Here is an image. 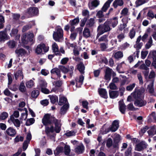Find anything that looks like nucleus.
<instances>
[{"label": "nucleus", "mask_w": 156, "mask_h": 156, "mask_svg": "<svg viewBox=\"0 0 156 156\" xmlns=\"http://www.w3.org/2000/svg\"><path fill=\"white\" fill-rule=\"evenodd\" d=\"M144 92V89L143 88L140 90L135 89L134 91L131 94V95L135 99L134 105L139 107H143L146 105V102L144 100L143 93Z\"/></svg>", "instance_id": "nucleus-1"}, {"label": "nucleus", "mask_w": 156, "mask_h": 156, "mask_svg": "<svg viewBox=\"0 0 156 156\" xmlns=\"http://www.w3.org/2000/svg\"><path fill=\"white\" fill-rule=\"evenodd\" d=\"M42 122L44 125L47 126L54 123L55 125V130L58 133L61 130V124L56 119L49 114H45L42 119Z\"/></svg>", "instance_id": "nucleus-2"}, {"label": "nucleus", "mask_w": 156, "mask_h": 156, "mask_svg": "<svg viewBox=\"0 0 156 156\" xmlns=\"http://www.w3.org/2000/svg\"><path fill=\"white\" fill-rule=\"evenodd\" d=\"M110 21L107 20L103 25H100L98 27L97 31L98 33L97 38L99 37L101 35L104 33L109 31L111 28L109 26Z\"/></svg>", "instance_id": "nucleus-3"}, {"label": "nucleus", "mask_w": 156, "mask_h": 156, "mask_svg": "<svg viewBox=\"0 0 156 156\" xmlns=\"http://www.w3.org/2000/svg\"><path fill=\"white\" fill-rule=\"evenodd\" d=\"M34 37L33 33L29 32L27 33V36L26 34H24L21 36L22 43L24 44H31L33 43Z\"/></svg>", "instance_id": "nucleus-4"}, {"label": "nucleus", "mask_w": 156, "mask_h": 156, "mask_svg": "<svg viewBox=\"0 0 156 156\" xmlns=\"http://www.w3.org/2000/svg\"><path fill=\"white\" fill-rule=\"evenodd\" d=\"M53 38L56 41L59 42L60 40L63 39V31L60 27H58L55 31L54 32L53 34Z\"/></svg>", "instance_id": "nucleus-5"}, {"label": "nucleus", "mask_w": 156, "mask_h": 156, "mask_svg": "<svg viewBox=\"0 0 156 156\" xmlns=\"http://www.w3.org/2000/svg\"><path fill=\"white\" fill-rule=\"evenodd\" d=\"M49 47L46 46L44 44H38L35 49V52L37 54H42L43 49L45 52H47L49 50Z\"/></svg>", "instance_id": "nucleus-6"}, {"label": "nucleus", "mask_w": 156, "mask_h": 156, "mask_svg": "<svg viewBox=\"0 0 156 156\" xmlns=\"http://www.w3.org/2000/svg\"><path fill=\"white\" fill-rule=\"evenodd\" d=\"M51 73V78L53 79H59L61 76V71L59 68H55L52 69Z\"/></svg>", "instance_id": "nucleus-7"}, {"label": "nucleus", "mask_w": 156, "mask_h": 156, "mask_svg": "<svg viewBox=\"0 0 156 156\" xmlns=\"http://www.w3.org/2000/svg\"><path fill=\"white\" fill-rule=\"evenodd\" d=\"M38 10L36 7H31L27 9L26 13L29 15V17L36 16L38 13Z\"/></svg>", "instance_id": "nucleus-8"}, {"label": "nucleus", "mask_w": 156, "mask_h": 156, "mask_svg": "<svg viewBox=\"0 0 156 156\" xmlns=\"http://www.w3.org/2000/svg\"><path fill=\"white\" fill-rule=\"evenodd\" d=\"M147 144L145 142L142 141L136 145L135 150L140 151L145 148L147 147Z\"/></svg>", "instance_id": "nucleus-9"}, {"label": "nucleus", "mask_w": 156, "mask_h": 156, "mask_svg": "<svg viewBox=\"0 0 156 156\" xmlns=\"http://www.w3.org/2000/svg\"><path fill=\"white\" fill-rule=\"evenodd\" d=\"M119 123L118 121L115 120L114 121L111 126L109 127L110 131L112 132H115L118 129L119 127Z\"/></svg>", "instance_id": "nucleus-10"}, {"label": "nucleus", "mask_w": 156, "mask_h": 156, "mask_svg": "<svg viewBox=\"0 0 156 156\" xmlns=\"http://www.w3.org/2000/svg\"><path fill=\"white\" fill-rule=\"evenodd\" d=\"M6 133L8 135L11 136H14L16 134V132L15 129L13 128L9 127L6 129Z\"/></svg>", "instance_id": "nucleus-11"}, {"label": "nucleus", "mask_w": 156, "mask_h": 156, "mask_svg": "<svg viewBox=\"0 0 156 156\" xmlns=\"http://www.w3.org/2000/svg\"><path fill=\"white\" fill-rule=\"evenodd\" d=\"M15 78L16 80H21L23 78V75L21 70H19L14 74Z\"/></svg>", "instance_id": "nucleus-12"}, {"label": "nucleus", "mask_w": 156, "mask_h": 156, "mask_svg": "<svg viewBox=\"0 0 156 156\" xmlns=\"http://www.w3.org/2000/svg\"><path fill=\"white\" fill-rule=\"evenodd\" d=\"M112 69L109 68H107L105 73V80H109L111 79Z\"/></svg>", "instance_id": "nucleus-13"}, {"label": "nucleus", "mask_w": 156, "mask_h": 156, "mask_svg": "<svg viewBox=\"0 0 156 156\" xmlns=\"http://www.w3.org/2000/svg\"><path fill=\"white\" fill-rule=\"evenodd\" d=\"M64 146V144L61 142L60 144V146H59L57 147L54 151L55 154H58L62 152L63 150V147Z\"/></svg>", "instance_id": "nucleus-14"}, {"label": "nucleus", "mask_w": 156, "mask_h": 156, "mask_svg": "<svg viewBox=\"0 0 156 156\" xmlns=\"http://www.w3.org/2000/svg\"><path fill=\"white\" fill-rule=\"evenodd\" d=\"M113 1V0H107L102 8L101 10L103 12H106L110 6V4Z\"/></svg>", "instance_id": "nucleus-15"}, {"label": "nucleus", "mask_w": 156, "mask_h": 156, "mask_svg": "<svg viewBox=\"0 0 156 156\" xmlns=\"http://www.w3.org/2000/svg\"><path fill=\"white\" fill-rule=\"evenodd\" d=\"M66 104H68L67 98L63 96H60L58 104L59 105H64Z\"/></svg>", "instance_id": "nucleus-16"}, {"label": "nucleus", "mask_w": 156, "mask_h": 156, "mask_svg": "<svg viewBox=\"0 0 156 156\" xmlns=\"http://www.w3.org/2000/svg\"><path fill=\"white\" fill-rule=\"evenodd\" d=\"M84 149V147L83 144H80L76 146L75 148V151L78 154H80L83 153Z\"/></svg>", "instance_id": "nucleus-17"}, {"label": "nucleus", "mask_w": 156, "mask_h": 156, "mask_svg": "<svg viewBox=\"0 0 156 156\" xmlns=\"http://www.w3.org/2000/svg\"><path fill=\"white\" fill-rule=\"evenodd\" d=\"M99 4V2L98 0H94L92 1L91 4H89V6L90 9H92L94 7H97Z\"/></svg>", "instance_id": "nucleus-18"}, {"label": "nucleus", "mask_w": 156, "mask_h": 156, "mask_svg": "<svg viewBox=\"0 0 156 156\" xmlns=\"http://www.w3.org/2000/svg\"><path fill=\"white\" fill-rule=\"evenodd\" d=\"M76 66L78 69L81 73H84L85 66L82 62H80Z\"/></svg>", "instance_id": "nucleus-19"}, {"label": "nucleus", "mask_w": 156, "mask_h": 156, "mask_svg": "<svg viewBox=\"0 0 156 156\" xmlns=\"http://www.w3.org/2000/svg\"><path fill=\"white\" fill-rule=\"evenodd\" d=\"M110 21V24H111L113 28L115 27L118 24V19L117 17H115L110 20H108Z\"/></svg>", "instance_id": "nucleus-20"}, {"label": "nucleus", "mask_w": 156, "mask_h": 156, "mask_svg": "<svg viewBox=\"0 0 156 156\" xmlns=\"http://www.w3.org/2000/svg\"><path fill=\"white\" fill-rule=\"evenodd\" d=\"M99 94L102 98H106L108 97L107 92L105 89H101L98 90Z\"/></svg>", "instance_id": "nucleus-21"}, {"label": "nucleus", "mask_w": 156, "mask_h": 156, "mask_svg": "<svg viewBox=\"0 0 156 156\" xmlns=\"http://www.w3.org/2000/svg\"><path fill=\"white\" fill-rule=\"evenodd\" d=\"M35 79L33 78L32 79L27 81L26 83V86L28 88H31L34 87V80Z\"/></svg>", "instance_id": "nucleus-22"}, {"label": "nucleus", "mask_w": 156, "mask_h": 156, "mask_svg": "<svg viewBox=\"0 0 156 156\" xmlns=\"http://www.w3.org/2000/svg\"><path fill=\"white\" fill-rule=\"evenodd\" d=\"M10 120L16 127H19L20 126V120L17 119H14L12 116H11Z\"/></svg>", "instance_id": "nucleus-23"}, {"label": "nucleus", "mask_w": 156, "mask_h": 156, "mask_svg": "<svg viewBox=\"0 0 156 156\" xmlns=\"http://www.w3.org/2000/svg\"><path fill=\"white\" fill-rule=\"evenodd\" d=\"M16 53L19 56H22L26 54L25 50L23 48L17 49L15 51Z\"/></svg>", "instance_id": "nucleus-24"}, {"label": "nucleus", "mask_w": 156, "mask_h": 156, "mask_svg": "<svg viewBox=\"0 0 156 156\" xmlns=\"http://www.w3.org/2000/svg\"><path fill=\"white\" fill-rule=\"evenodd\" d=\"M148 57L150 58H152L153 60H156V51L153 50L151 51L148 55Z\"/></svg>", "instance_id": "nucleus-25"}, {"label": "nucleus", "mask_w": 156, "mask_h": 156, "mask_svg": "<svg viewBox=\"0 0 156 156\" xmlns=\"http://www.w3.org/2000/svg\"><path fill=\"white\" fill-rule=\"evenodd\" d=\"M110 97L112 98H117L119 95V92L116 91H109Z\"/></svg>", "instance_id": "nucleus-26"}, {"label": "nucleus", "mask_w": 156, "mask_h": 156, "mask_svg": "<svg viewBox=\"0 0 156 156\" xmlns=\"http://www.w3.org/2000/svg\"><path fill=\"white\" fill-rule=\"evenodd\" d=\"M52 49L53 51L54 52L56 55L59 54L58 47L57 44L55 42L52 45Z\"/></svg>", "instance_id": "nucleus-27"}, {"label": "nucleus", "mask_w": 156, "mask_h": 156, "mask_svg": "<svg viewBox=\"0 0 156 156\" xmlns=\"http://www.w3.org/2000/svg\"><path fill=\"white\" fill-rule=\"evenodd\" d=\"M69 108V104H65L63 105L61 108L60 112L61 114H65Z\"/></svg>", "instance_id": "nucleus-28"}, {"label": "nucleus", "mask_w": 156, "mask_h": 156, "mask_svg": "<svg viewBox=\"0 0 156 156\" xmlns=\"http://www.w3.org/2000/svg\"><path fill=\"white\" fill-rule=\"evenodd\" d=\"M123 4L122 0H115L113 3V6L116 8L118 6H121Z\"/></svg>", "instance_id": "nucleus-29"}, {"label": "nucleus", "mask_w": 156, "mask_h": 156, "mask_svg": "<svg viewBox=\"0 0 156 156\" xmlns=\"http://www.w3.org/2000/svg\"><path fill=\"white\" fill-rule=\"evenodd\" d=\"M84 79V77L83 75H81L79 77L76 79V85L79 83L80 85H82L83 84V82Z\"/></svg>", "instance_id": "nucleus-30"}, {"label": "nucleus", "mask_w": 156, "mask_h": 156, "mask_svg": "<svg viewBox=\"0 0 156 156\" xmlns=\"http://www.w3.org/2000/svg\"><path fill=\"white\" fill-rule=\"evenodd\" d=\"M48 97L49 98L51 102L53 104H55L57 102L58 100V97L56 95H49Z\"/></svg>", "instance_id": "nucleus-31"}, {"label": "nucleus", "mask_w": 156, "mask_h": 156, "mask_svg": "<svg viewBox=\"0 0 156 156\" xmlns=\"http://www.w3.org/2000/svg\"><path fill=\"white\" fill-rule=\"evenodd\" d=\"M123 53L121 51H118L115 53L114 55V57L116 59L121 58L123 57Z\"/></svg>", "instance_id": "nucleus-32"}, {"label": "nucleus", "mask_w": 156, "mask_h": 156, "mask_svg": "<svg viewBox=\"0 0 156 156\" xmlns=\"http://www.w3.org/2000/svg\"><path fill=\"white\" fill-rule=\"evenodd\" d=\"M153 45V40L151 37H149L148 41L145 45V48L147 49H149Z\"/></svg>", "instance_id": "nucleus-33"}, {"label": "nucleus", "mask_w": 156, "mask_h": 156, "mask_svg": "<svg viewBox=\"0 0 156 156\" xmlns=\"http://www.w3.org/2000/svg\"><path fill=\"white\" fill-rule=\"evenodd\" d=\"M119 109L122 113L124 114L125 113L126 110V106L122 102H119Z\"/></svg>", "instance_id": "nucleus-34"}, {"label": "nucleus", "mask_w": 156, "mask_h": 156, "mask_svg": "<svg viewBox=\"0 0 156 156\" xmlns=\"http://www.w3.org/2000/svg\"><path fill=\"white\" fill-rule=\"evenodd\" d=\"M94 19L93 18H91L87 21L86 23V25L88 27H92L94 26Z\"/></svg>", "instance_id": "nucleus-35"}, {"label": "nucleus", "mask_w": 156, "mask_h": 156, "mask_svg": "<svg viewBox=\"0 0 156 156\" xmlns=\"http://www.w3.org/2000/svg\"><path fill=\"white\" fill-rule=\"evenodd\" d=\"M90 34L89 29L87 28H85L83 33V36L85 37H88L90 36Z\"/></svg>", "instance_id": "nucleus-36"}, {"label": "nucleus", "mask_w": 156, "mask_h": 156, "mask_svg": "<svg viewBox=\"0 0 156 156\" xmlns=\"http://www.w3.org/2000/svg\"><path fill=\"white\" fill-rule=\"evenodd\" d=\"M147 89L150 93L153 94L154 93V90L153 87V82H152L148 86Z\"/></svg>", "instance_id": "nucleus-37"}, {"label": "nucleus", "mask_w": 156, "mask_h": 156, "mask_svg": "<svg viewBox=\"0 0 156 156\" xmlns=\"http://www.w3.org/2000/svg\"><path fill=\"white\" fill-rule=\"evenodd\" d=\"M58 67L60 70L64 73H67L69 71V69L64 66L59 65Z\"/></svg>", "instance_id": "nucleus-38"}, {"label": "nucleus", "mask_w": 156, "mask_h": 156, "mask_svg": "<svg viewBox=\"0 0 156 156\" xmlns=\"http://www.w3.org/2000/svg\"><path fill=\"white\" fill-rule=\"evenodd\" d=\"M114 136L113 140L114 142L115 143H118L120 140V136L119 135L115 133L114 135Z\"/></svg>", "instance_id": "nucleus-39"}, {"label": "nucleus", "mask_w": 156, "mask_h": 156, "mask_svg": "<svg viewBox=\"0 0 156 156\" xmlns=\"http://www.w3.org/2000/svg\"><path fill=\"white\" fill-rule=\"evenodd\" d=\"M19 90L20 91L22 92H24L26 91V88L23 82L21 83L19 87Z\"/></svg>", "instance_id": "nucleus-40"}, {"label": "nucleus", "mask_w": 156, "mask_h": 156, "mask_svg": "<svg viewBox=\"0 0 156 156\" xmlns=\"http://www.w3.org/2000/svg\"><path fill=\"white\" fill-rule=\"evenodd\" d=\"M76 133V132L74 130L68 131L65 134V135L67 136L70 137L75 136Z\"/></svg>", "instance_id": "nucleus-41"}, {"label": "nucleus", "mask_w": 156, "mask_h": 156, "mask_svg": "<svg viewBox=\"0 0 156 156\" xmlns=\"http://www.w3.org/2000/svg\"><path fill=\"white\" fill-rule=\"evenodd\" d=\"M9 47L10 48H13L16 45V42L14 41H10L7 43Z\"/></svg>", "instance_id": "nucleus-42"}, {"label": "nucleus", "mask_w": 156, "mask_h": 156, "mask_svg": "<svg viewBox=\"0 0 156 156\" xmlns=\"http://www.w3.org/2000/svg\"><path fill=\"white\" fill-rule=\"evenodd\" d=\"M6 34L5 32H0V41H4L6 39Z\"/></svg>", "instance_id": "nucleus-43"}, {"label": "nucleus", "mask_w": 156, "mask_h": 156, "mask_svg": "<svg viewBox=\"0 0 156 156\" xmlns=\"http://www.w3.org/2000/svg\"><path fill=\"white\" fill-rule=\"evenodd\" d=\"M25 113H22L20 117L21 119L22 120H25L27 117V111L26 108H24Z\"/></svg>", "instance_id": "nucleus-44"}, {"label": "nucleus", "mask_w": 156, "mask_h": 156, "mask_svg": "<svg viewBox=\"0 0 156 156\" xmlns=\"http://www.w3.org/2000/svg\"><path fill=\"white\" fill-rule=\"evenodd\" d=\"M155 129L154 127H152L147 132L149 136H152L156 134Z\"/></svg>", "instance_id": "nucleus-45"}, {"label": "nucleus", "mask_w": 156, "mask_h": 156, "mask_svg": "<svg viewBox=\"0 0 156 156\" xmlns=\"http://www.w3.org/2000/svg\"><path fill=\"white\" fill-rule=\"evenodd\" d=\"M39 85L41 89L42 88L46 87L47 86V83L46 81L44 80H41L40 81Z\"/></svg>", "instance_id": "nucleus-46"}, {"label": "nucleus", "mask_w": 156, "mask_h": 156, "mask_svg": "<svg viewBox=\"0 0 156 156\" xmlns=\"http://www.w3.org/2000/svg\"><path fill=\"white\" fill-rule=\"evenodd\" d=\"M39 94V91L38 90H34L31 92V97L34 98H37Z\"/></svg>", "instance_id": "nucleus-47"}, {"label": "nucleus", "mask_w": 156, "mask_h": 156, "mask_svg": "<svg viewBox=\"0 0 156 156\" xmlns=\"http://www.w3.org/2000/svg\"><path fill=\"white\" fill-rule=\"evenodd\" d=\"M55 129H54L53 126H51V127H46L45 129V132L47 134L50 132L53 133L55 130Z\"/></svg>", "instance_id": "nucleus-48"}, {"label": "nucleus", "mask_w": 156, "mask_h": 156, "mask_svg": "<svg viewBox=\"0 0 156 156\" xmlns=\"http://www.w3.org/2000/svg\"><path fill=\"white\" fill-rule=\"evenodd\" d=\"M135 30L133 28H132V29L130 30V31L129 33V37L131 38L132 39L133 38L135 35Z\"/></svg>", "instance_id": "nucleus-49"}, {"label": "nucleus", "mask_w": 156, "mask_h": 156, "mask_svg": "<svg viewBox=\"0 0 156 156\" xmlns=\"http://www.w3.org/2000/svg\"><path fill=\"white\" fill-rule=\"evenodd\" d=\"M79 22V18H76L74 19L73 20L70 21V23L71 26H74L78 24Z\"/></svg>", "instance_id": "nucleus-50"}, {"label": "nucleus", "mask_w": 156, "mask_h": 156, "mask_svg": "<svg viewBox=\"0 0 156 156\" xmlns=\"http://www.w3.org/2000/svg\"><path fill=\"white\" fill-rule=\"evenodd\" d=\"M34 119L33 118H30L28 119L26 123V125L29 126L30 125L34 123Z\"/></svg>", "instance_id": "nucleus-51"}, {"label": "nucleus", "mask_w": 156, "mask_h": 156, "mask_svg": "<svg viewBox=\"0 0 156 156\" xmlns=\"http://www.w3.org/2000/svg\"><path fill=\"white\" fill-rule=\"evenodd\" d=\"M136 85L135 83H133L132 84H130L127 86L126 87V89L127 90L131 91L133 88L135 87Z\"/></svg>", "instance_id": "nucleus-52"}, {"label": "nucleus", "mask_w": 156, "mask_h": 156, "mask_svg": "<svg viewBox=\"0 0 156 156\" xmlns=\"http://www.w3.org/2000/svg\"><path fill=\"white\" fill-rule=\"evenodd\" d=\"M112 144V140L111 138H108L106 140V145L108 147H110Z\"/></svg>", "instance_id": "nucleus-53"}, {"label": "nucleus", "mask_w": 156, "mask_h": 156, "mask_svg": "<svg viewBox=\"0 0 156 156\" xmlns=\"http://www.w3.org/2000/svg\"><path fill=\"white\" fill-rule=\"evenodd\" d=\"M101 131H102V133L104 134L107 133L111 131L109 127L105 129V128L104 126H103L101 129Z\"/></svg>", "instance_id": "nucleus-54"}, {"label": "nucleus", "mask_w": 156, "mask_h": 156, "mask_svg": "<svg viewBox=\"0 0 156 156\" xmlns=\"http://www.w3.org/2000/svg\"><path fill=\"white\" fill-rule=\"evenodd\" d=\"M8 114L7 112H4L1 114V116H0V119H5L8 117Z\"/></svg>", "instance_id": "nucleus-55"}, {"label": "nucleus", "mask_w": 156, "mask_h": 156, "mask_svg": "<svg viewBox=\"0 0 156 156\" xmlns=\"http://www.w3.org/2000/svg\"><path fill=\"white\" fill-rule=\"evenodd\" d=\"M148 129V127L147 126H145L141 129L140 131L139 132L140 135V136H142L144 133Z\"/></svg>", "instance_id": "nucleus-56"}, {"label": "nucleus", "mask_w": 156, "mask_h": 156, "mask_svg": "<svg viewBox=\"0 0 156 156\" xmlns=\"http://www.w3.org/2000/svg\"><path fill=\"white\" fill-rule=\"evenodd\" d=\"M111 90H116L117 87L115 84L113 83H111L108 87Z\"/></svg>", "instance_id": "nucleus-57"}, {"label": "nucleus", "mask_w": 156, "mask_h": 156, "mask_svg": "<svg viewBox=\"0 0 156 156\" xmlns=\"http://www.w3.org/2000/svg\"><path fill=\"white\" fill-rule=\"evenodd\" d=\"M132 148L131 147H129L127 150L125 152V156H131Z\"/></svg>", "instance_id": "nucleus-58"}, {"label": "nucleus", "mask_w": 156, "mask_h": 156, "mask_svg": "<svg viewBox=\"0 0 156 156\" xmlns=\"http://www.w3.org/2000/svg\"><path fill=\"white\" fill-rule=\"evenodd\" d=\"M137 77L139 81V84L140 85H142L143 83V82L142 76L141 73H138L137 75Z\"/></svg>", "instance_id": "nucleus-59"}, {"label": "nucleus", "mask_w": 156, "mask_h": 156, "mask_svg": "<svg viewBox=\"0 0 156 156\" xmlns=\"http://www.w3.org/2000/svg\"><path fill=\"white\" fill-rule=\"evenodd\" d=\"M64 146L65 151V154L66 155L68 154L70 151L69 146L67 145H65V144Z\"/></svg>", "instance_id": "nucleus-60"}, {"label": "nucleus", "mask_w": 156, "mask_h": 156, "mask_svg": "<svg viewBox=\"0 0 156 156\" xmlns=\"http://www.w3.org/2000/svg\"><path fill=\"white\" fill-rule=\"evenodd\" d=\"M147 2V1H146L145 0L142 1V0H136V4L137 6H139L144 4Z\"/></svg>", "instance_id": "nucleus-61"}, {"label": "nucleus", "mask_w": 156, "mask_h": 156, "mask_svg": "<svg viewBox=\"0 0 156 156\" xmlns=\"http://www.w3.org/2000/svg\"><path fill=\"white\" fill-rule=\"evenodd\" d=\"M23 140V137L22 136H17L14 139L15 142L17 143L20 141H22Z\"/></svg>", "instance_id": "nucleus-62"}, {"label": "nucleus", "mask_w": 156, "mask_h": 156, "mask_svg": "<svg viewBox=\"0 0 156 156\" xmlns=\"http://www.w3.org/2000/svg\"><path fill=\"white\" fill-rule=\"evenodd\" d=\"M143 44L142 42L136 43V44L134 45V47L136 49H140L141 48Z\"/></svg>", "instance_id": "nucleus-63"}, {"label": "nucleus", "mask_w": 156, "mask_h": 156, "mask_svg": "<svg viewBox=\"0 0 156 156\" xmlns=\"http://www.w3.org/2000/svg\"><path fill=\"white\" fill-rule=\"evenodd\" d=\"M125 37V36L124 34L123 33L119 34L117 36V37L118 39V41L119 42H121L122 40Z\"/></svg>", "instance_id": "nucleus-64"}]
</instances>
